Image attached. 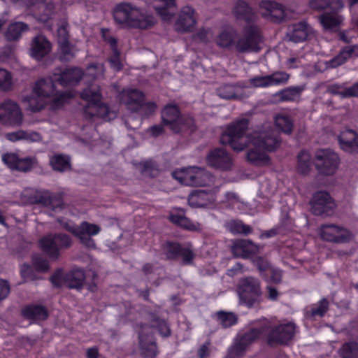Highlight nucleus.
I'll return each mask as SVG.
<instances>
[{
  "label": "nucleus",
  "instance_id": "nucleus-27",
  "mask_svg": "<svg viewBox=\"0 0 358 358\" xmlns=\"http://www.w3.org/2000/svg\"><path fill=\"white\" fill-rule=\"evenodd\" d=\"M358 57V45H351L342 48L339 53L327 62L329 68H336L345 64L348 59Z\"/></svg>",
  "mask_w": 358,
  "mask_h": 358
},
{
  "label": "nucleus",
  "instance_id": "nucleus-21",
  "mask_svg": "<svg viewBox=\"0 0 358 358\" xmlns=\"http://www.w3.org/2000/svg\"><path fill=\"white\" fill-rule=\"evenodd\" d=\"M262 15L266 19L280 22L285 18V10L284 7L275 1H262L259 3Z\"/></svg>",
  "mask_w": 358,
  "mask_h": 358
},
{
  "label": "nucleus",
  "instance_id": "nucleus-34",
  "mask_svg": "<svg viewBox=\"0 0 358 358\" xmlns=\"http://www.w3.org/2000/svg\"><path fill=\"white\" fill-rule=\"evenodd\" d=\"M55 82L54 77L38 80L34 87V94L43 98L56 95Z\"/></svg>",
  "mask_w": 358,
  "mask_h": 358
},
{
  "label": "nucleus",
  "instance_id": "nucleus-56",
  "mask_svg": "<svg viewBox=\"0 0 358 358\" xmlns=\"http://www.w3.org/2000/svg\"><path fill=\"white\" fill-rule=\"evenodd\" d=\"M61 50L60 59L62 61H69L74 57L73 47L70 45L69 42L64 43V44H59Z\"/></svg>",
  "mask_w": 358,
  "mask_h": 358
},
{
  "label": "nucleus",
  "instance_id": "nucleus-31",
  "mask_svg": "<svg viewBox=\"0 0 358 358\" xmlns=\"http://www.w3.org/2000/svg\"><path fill=\"white\" fill-rule=\"evenodd\" d=\"M169 220L172 223L189 231H196L201 229L199 223H194L185 216V211L182 209L171 212L169 216Z\"/></svg>",
  "mask_w": 358,
  "mask_h": 358
},
{
  "label": "nucleus",
  "instance_id": "nucleus-25",
  "mask_svg": "<svg viewBox=\"0 0 358 358\" xmlns=\"http://www.w3.org/2000/svg\"><path fill=\"white\" fill-rule=\"evenodd\" d=\"M233 13L237 20H244L248 24H255L258 16L252 7L245 1H236Z\"/></svg>",
  "mask_w": 358,
  "mask_h": 358
},
{
  "label": "nucleus",
  "instance_id": "nucleus-12",
  "mask_svg": "<svg viewBox=\"0 0 358 358\" xmlns=\"http://www.w3.org/2000/svg\"><path fill=\"white\" fill-rule=\"evenodd\" d=\"M311 212L315 215H329L336 207L330 194L324 191L316 192L310 202Z\"/></svg>",
  "mask_w": 358,
  "mask_h": 358
},
{
  "label": "nucleus",
  "instance_id": "nucleus-13",
  "mask_svg": "<svg viewBox=\"0 0 358 358\" xmlns=\"http://www.w3.org/2000/svg\"><path fill=\"white\" fill-rule=\"evenodd\" d=\"M80 96L88 102L84 108L85 117L92 119L98 117V102L101 100L99 86L91 85L81 92Z\"/></svg>",
  "mask_w": 358,
  "mask_h": 358
},
{
  "label": "nucleus",
  "instance_id": "nucleus-35",
  "mask_svg": "<svg viewBox=\"0 0 358 358\" xmlns=\"http://www.w3.org/2000/svg\"><path fill=\"white\" fill-rule=\"evenodd\" d=\"M139 345L141 355L145 358H154L157 355V343L152 336L139 334Z\"/></svg>",
  "mask_w": 358,
  "mask_h": 358
},
{
  "label": "nucleus",
  "instance_id": "nucleus-50",
  "mask_svg": "<svg viewBox=\"0 0 358 358\" xmlns=\"http://www.w3.org/2000/svg\"><path fill=\"white\" fill-rule=\"evenodd\" d=\"M310 155L307 152L301 151L298 155L299 172L303 175L307 174L310 171Z\"/></svg>",
  "mask_w": 358,
  "mask_h": 358
},
{
  "label": "nucleus",
  "instance_id": "nucleus-47",
  "mask_svg": "<svg viewBox=\"0 0 358 358\" xmlns=\"http://www.w3.org/2000/svg\"><path fill=\"white\" fill-rule=\"evenodd\" d=\"M148 315L151 322L156 323V327L162 336L166 338L171 336V331L170 327L164 320L161 319L152 312H149Z\"/></svg>",
  "mask_w": 358,
  "mask_h": 358
},
{
  "label": "nucleus",
  "instance_id": "nucleus-24",
  "mask_svg": "<svg viewBox=\"0 0 358 358\" xmlns=\"http://www.w3.org/2000/svg\"><path fill=\"white\" fill-rule=\"evenodd\" d=\"M215 201V195L212 190H195L188 196V203L193 208H203Z\"/></svg>",
  "mask_w": 358,
  "mask_h": 358
},
{
  "label": "nucleus",
  "instance_id": "nucleus-4",
  "mask_svg": "<svg viewBox=\"0 0 358 358\" xmlns=\"http://www.w3.org/2000/svg\"><path fill=\"white\" fill-rule=\"evenodd\" d=\"M237 293L241 304L250 308L258 306L262 300L260 280L252 276L240 279Z\"/></svg>",
  "mask_w": 358,
  "mask_h": 358
},
{
  "label": "nucleus",
  "instance_id": "nucleus-26",
  "mask_svg": "<svg viewBox=\"0 0 358 358\" xmlns=\"http://www.w3.org/2000/svg\"><path fill=\"white\" fill-rule=\"evenodd\" d=\"M259 251L257 245L248 240L238 239L234 242L231 252L234 257L248 259Z\"/></svg>",
  "mask_w": 358,
  "mask_h": 358
},
{
  "label": "nucleus",
  "instance_id": "nucleus-19",
  "mask_svg": "<svg viewBox=\"0 0 358 358\" xmlns=\"http://www.w3.org/2000/svg\"><path fill=\"white\" fill-rule=\"evenodd\" d=\"M196 24L195 10L190 6L183 7L175 23V29L180 33L190 32Z\"/></svg>",
  "mask_w": 358,
  "mask_h": 358
},
{
  "label": "nucleus",
  "instance_id": "nucleus-20",
  "mask_svg": "<svg viewBox=\"0 0 358 358\" xmlns=\"http://www.w3.org/2000/svg\"><path fill=\"white\" fill-rule=\"evenodd\" d=\"M2 161L11 169L28 172L31 170L36 160L32 157L20 158L16 154L6 153L2 155Z\"/></svg>",
  "mask_w": 358,
  "mask_h": 358
},
{
  "label": "nucleus",
  "instance_id": "nucleus-40",
  "mask_svg": "<svg viewBox=\"0 0 358 358\" xmlns=\"http://www.w3.org/2000/svg\"><path fill=\"white\" fill-rule=\"evenodd\" d=\"M310 7L315 10H340L343 7V3L341 0H310Z\"/></svg>",
  "mask_w": 358,
  "mask_h": 358
},
{
  "label": "nucleus",
  "instance_id": "nucleus-8",
  "mask_svg": "<svg viewBox=\"0 0 358 358\" xmlns=\"http://www.w3.org/2000/svg\"><path fill=\"white\" fill-rule=\"evenodd\" d=\"M262 41L261 29L256 24H247L244 27L243 34H238L236 51L238 53L258 52Z\"/></svg>",
  "mask_w": 358,
  "mask_h": 358
},
{
  "label": "nucleus",
  "instance_id": "nucleus-42",
  "mask_svg": "<svg viewBox=\"0 0 358 358\" xmlns=\"http://www.w3.org/2000/svg\"><path fill=\"white\" fill-rule=\"evenodd\" d=\"M224 226L230 232L234 234H241L243 235H248L252 231L250 226L245 224L241 220H229L225 223Z\"/></svg>",
  "mask_w": 358,
  "mask_h": 358
},
{
  "label": "nucleus",
  "instance_id": "nucleus-17",
  "mask_svg": "<svg viewBox=\"0 0 358 358\" xmlns=\"http://www.w3.org/2000/svg\"><path fill=\"white\" fill-rule=\"evenodd\" d=\"M213 180V176L209 171L203 168L189 167L183 176L184 183L190 186H206Z\"/></svg>",
  "mask_w": 358,
  "mask_h": 358
},
{
  "label": "nucleus",
  "instance_id": "nucleus-63",
  "mask_svg": "<svg viewBox=\"0 0 358 358\" xmlns=\"http://www.w3.org/2000/svg\"><path fill=\"white\" fill-rule=\"evenodd\" d=\"M156 108L157 106L154 102H145V100L144 99V103L139 112H141L142 115L148 116L155 111Z\"/></svg>",
  "mask_w": 358,
  "mask_h": 358
},
{
  "label": "nucleus",
  "instance_id": "nucleus-38",
  "mask_svg": "<svg viewBox=\"0 0 358 358\" xmlns=\"http://www.w3.org/2000/svg\"><path fill=\"white\" fill-rule=\"evenodd\" d=\"M29 26L26 23L22 22H16L11 23L6 30L4 36L8 41H18L23 32L28 31Z\"/></svg>",
  "mask_w": 358,
  "mask_h": 358
},
{
  "label": "nucleus",
  "instance_id": "nucleus-14",
  "mask_svg": "<svg viewBox=\"0 0 358 358\" xmlns=\"http://www.w3.org/2000/svg\"><path fill=\"white\" fill-rule=\"evenodd\" d=\"M320 234L323 240L337 243L348 242L352 236L348 230L334 224H322L320 229Z\"/></svg>",
  "mask_w": 358,
  "mask_h": 358
},
{
  "label": "nucleus",
  "instance_id": "nucleus-16",
  "mask_svg": "<svg viewBox=\"0 0 358 358\" xmlns=\"http://www.w3.org/2000/svg\"><path fill=\"white\" fill-rule=\"evenodd\" d=\"M207 164L220 171H229L233 166V160L229 154L222 148L210 150L206 156Z\"/></svg>",
  "mask_w": 358,
  "mask_h": 358
},
{
  "label": "nucleus",
  "instance_id": "nucleus-39",
  "mask_svg": "<svg viewBox=\"0 0 358 358\" xmlns=\"http://www.w3.org/2000/svg\"><path fill=\"white\" fill-rule=\"evenodd\" d=\"M50 164L52 169L58 172H64L71 170V159L62 154L55 155L50 159Z\"/></svg>",
  "mask_w": 358,
  "mask_h": 358
},
{
  "label": "nucleus",
  "instance_id": "nucleus-54",
  "mask_svg": "<svg viewBox=\"0 0 358 358\" xmlns=\"http://www.w3.org/2000/svg\"><path fill=\"white\" fill-rule=\"evenodd\" d=\"M12 86V78L10 73L5 69H0V89L8 90Z\"/></svg>",
  "mask_w": 358,
  "mask_h": 358
},
{
  "label": "nucleus",
  "instance_id": "nucleus-55",
  "mask_svg": "<svg viewBox=\"0 0 358 358\" xmlns=\"http://www.w3.org/2000/svg\"><path fill=\"white\" fill-rule=\"evenodd\" d=\"M104 74V66L102 64H91L87 69V75L93 79H98Z\"/></svg>",
  "mask_w": 358,
  "mask_h": 358
},
{
  "label": "nucleus",
  "instance_id": "nucleus-22",
  "mask_svg": "<svg viewBox=\"0 0 358 358\" xmlns=\"http://www.w3.org/2000/svg\"><path fill=\"white\" fill-rule=\"evenodd\" d=\"M53 76L56 83L67 86L78 83L83 77V71L79 68L56 69Z\"/></svg>",
  "mask_w": 358,
  "mask_h": 358
},
{
  "label": "nucleus",
  "instance_id": "nucleus-32",
  "mask_svg": "<svg viewBox=\"0 0 358 358\" xmlns=\"http://www.w3.org/2000/svg\"><path fill=\"white\" fill-rule=\"evenodd\" d=\"M338 140L341 148L347 152H353L358 150V136L352 129L341 131Z\"/></svg>",
  "mask_w": 358,
  "mask_h": 358
},
{
  "label": "nucleus",
  "instance_id": "nucleus-11",
  "mask_svg": "<svg viewBox=\"0 0 358 358\" xmlns=\"http://www.w3.org/2000/svg\"><path fill=\"white\" fill-rule=\"evenodd\" d=\"M163 250L169 260H176L182 257V263L184 265L192 264L195 257L194 252L190 248L182 247L176 242H166L163 246Z\"/></svg>",
  "mask_w": 358,
  "mask_h": 358
},
{
  "label": "nucleus",
  "instance_id": "nucleus-60",
  "mask_svg": "<svg viewBox=\"0 0 358 358\" xmlns=\"http://www.w3.org/2000/svg\"><path fill=\"white\" fill-rule=\"evenodd\" d=\"M250 83L256 87H266L271 85L268 76H256L250 79Z\"/></svg>",
  "mask_w": 358,
  "mask_h": 358
},
{
  "label": "nucleus",
  "instance_id": "nucleus-3",
  "mask_svg": "<svg viewBox=\"0 0 358 358\" xmlns=\"http://www.w3.org/2000/svg\"><path fill=\"white\" fill-rule=\"evenodd\" d=\"M162 122L173 133H192L196 126L194 120L189 115H182L178 105L166 104L161 111Z\"/></svg>",
  "mask_w": 358,
  "mask_h": 358
},
{
  "label": "nucleus",
  "instance_id": "nucleus-30",
  "mask_svg": "<svg viewBox=\"0 0 358 358\" xmlns=\"http://www.w3.org/2000/svg\"><path fill=\"white\" fill-rule=\"evenodd\" d=\"M238 37V31L234 28L222 30L216 37L215 43L220 48L236 50V43Z\"/></svg>",
  "mask_w": 358,
  "mask_h": 358
},
{
  "label": "nucleus",
  "instance_id": "nucleus-15",
  "mask_svg": "<svg viewBox=\"0 0 358 358\" xmlns=\"http://www.w3.org/2000/svg\"><path fill=\"white\" fill-rule=\"evenodd\" d=\"M0 121L6 124L19 126L22 122V113L18 105L7 100L0 105Z\"/></svg>",
  "mask_w": 358,
  "mask_h": 358
},
{
  "label": "nucleus",
  "instance_id": "nucleus-28",
  "mask_svg": "<svg viewBox=\"0 0 358 358\" xmlns=\"http://www.w3.org/2000/svg\"><path fill=\"white\" fill-rule=\"evenodd\" d=\"M339 10H329L320 17V22L326 30L336 31L341 27L343 17L338 13Z\"/></svg>",
  "mask_w": 358,
  "mask_h": 358
},
{
  "label": "nucleus",
  "instance_id": "nucleus-45",
  "mask_svg": "<svg viewBox=\"0 0 358 358\" xmlns=\"http://www.w3.org/2000/svg\"><path fill=\"white\" fill-rule=\"evenodd\" d=\"M276 127L286 134H289L292 131L293 121L292 118L285 114L277 115L275 117Z\"/></svg>",
  "mask_w": 358,
  "mask_h": 358
},
{
  "label": "nucleus",
  "instance_id": "nucleus-61",
  "mask_svg": "<svg viewBox=\"0 0 358 358\" xmlns=\"http://www.w3.org/2000/svg\"><path fill=\"white\" fill-rule=\"evenodd\" d=\"M50 280L56 287H60L64 285L63 270L62 268H57L50 276Z\"/></svg>",
  "mask_w": 358,
  "mask_h": 358
},
{
  "label": "nucleus",
  "instance_id": "nucleus-64",
  "mask_svg": "<svg viewBox=\"0 0 358 358\" xmlns=\"http://www.w3.org/2000/svg\"><path fill=\"white\" fill-rule=\"evenodd\" d=\"M348 97H358V83L351 87L344 88L343 98Z\"/></svg>",
  "mask_w": 358,
  "mask_h": 358
},
{
  "label": "nucleus",
  "instance_id": "nucleus-53",
  "mask_svg": "<svg viewBox=\"0 0 358 358\" xmlns=\"http://www.w3.org/2000/svg\"><path fill=\"white\" fill-rule=\"evenodd\" d=\"M141 172L151 178L157 176L159 173L156 164L151 161L145 162L141 164Z\"/></svg>",
  "mask_w": 358,
  "mask_h": 358
},
{
  "label": "nucleus",
  "instance_id": "nucleus-18",
  "mask_svg": "<svg viewBox=\"0 0 358 358\" xmlns=\"http://www.w3.org/2000/svg\"><path fill=\"white\" fill-rule=\"evenodd\" d=\"M144 99V94L137 89L123 90L119 94L120 101L131 112L140 111Z\"/></svg>",
  "mask_w": 358,
  "mask_h": 358
},
{
  "label": "nucleus",
  "instance_id": "nucleus-33",
  "mask_svg": "<svg viewBox=\"0 0 358 358\" xmlns=\"http://www.w3.org/2000/svg\"><path fill=\"white\" fill-rule=\"evenodd\" d=\"M329 301L322 298L317 303L307 306L304 310L305 317L308 320H315L317 317H323L329 308Z\"/></svg>",
  "mask_w": 358,
  "mask_h": 358
},
{
  "label": "nucleus",
  "instance_id": "nucleus-36",
  "mask_svg": "<svg viewBox=\"0 0 358 358\" xmlns=\"http://www.w3.org/2000/svg\"><path fill=\"white\" fill-rule=\"evenodd\" d=\"M22 315L30 320H45L48 317V309L38 304L28 305L22 310Z\"/></svg>",
  "mask_w": 358,
  "mask_h": 358
},
{
  "label": "nucleus",
  "instance_id": "nucleus-52",
  "mask_svg": "<svg viewBox=\"0 0 358 358\" xmlns=\"http://www.w3.org/2000/svg\"><path fill=\"white\" fill-rule=\"evenodd\" d=\"M36 203H41L46 207H49L54 211L57 208H62V204L60 203L57 205H54L53 198L48 194L38 196Z\"/></svg>",
  "mask_w": 358,
  "mask_h": 358
},
{
  "label": "nucleus",
  "instance_id": "nucleus-59",
  "mask_svg": "<svg viewBox=\"0 0 358 358\" xmlns=\"http://www.w3.org/2000/svg\"><path fill=\"white\" fill-rule=\"evenodd\" d=\"M68 24L66 22L62 23L58 28V43L64 44L69 42V31Z\"/></svg>",
  "mask_w": 358,
  "mask_h": 358
},
{
  "label": "nucleus",
  "instance_id": "nucleus-49",
  "mask_svg": "<svg viewBox=\"0 0 358 358\" xmlns=\"http://www.w3.org/2000/svg\"><path fill=\"white\" fill-rule=\"evenodd\" d=\"M23 101L27 104L29 109L32 112L40 111L45 104L43 97L35 94L24 97Z\"/></svg>",
  "mask_w": 358,
  "mask_h": 358
},
{
  "label": "nucleus",
  "instance_id": "nucleus-23",
  "mask_svg": "<svg viewBox=\"0 0 358 358\" xmlns=\"http://www.w3.org/2000/svg\"><path fill=\"white\" fill-rule=\"evenodd\" d=\"M51 43L43 35H37L31 40L30 55L36 60H41L50 53Z\"/></svg>",
  "mask_w": 358,
  "mask_h": 358
},
{
  "label": "nucleus",
  "instance_id": "nucleus-9",
  "mask_svg": "<svg viewBox=\"0 0 358 358\" xmlns=\"http://www.w3.org/2000/svg\"><path fill=\"white\" fill-rule=\"evenodd\" d=\"M314 164L320 173L331 176L338 167L339 157L331 149H320L315 152Z\"/></svg>",
  "mask_w": 358,
  "mask_h": 358
},
{
  "label": "nucleus",
  "instance_id": "nucleus-37",
  "mask_svg": "<svg viewBox=\"0 0 358 358\" xmlns=\"http://www.w3.org/2000/svg\"><path fill=\"white\" fill-rule=\"evenodd\" d=\"M305 89V85L288 87L276 92L275 96L280 101H294L300 97Z\"/></svg>",
  "mask_w": 358,
  "mask_h": 358
},
{
  "label": "nucleus",
  "instance_id": "nucleus-10",
  "mask_svg": "<svg viewBox=\"0 0 358 358\" xmlns=\"http://www.w3.org/2000/svg\"><path fill=\"white\" fill-rule=\"evenodd\" d=\"M260 336H264L262 326L259 328H252L243 334H238L235 338L233 345L229 350V355L233 357L243 356L248 347Z\"/></svg>",
  "mask_w": 358,
  "mask_h": 358
},
{
  "label": "nucleus",
  "instance_id": "nucleus-43",
  "mask_svg": "<svg viewBox=\"0 0 358 358\" xmlns=\"http://www.w3.org/2000/svg\"><path fill=\"white\" fill-rule=\"evenodd\" d=\"M215 317L219 324L226 329L236 324L238 322V317L232 312L220 310L215 313Z\"/></svg>",
  "mask_w": 358,
  "mask_h": 358
},
{
  "label": "nucleus",
  "instance_id": "nucleus-5",
  "mask_svg": "<svg viewBox=\"0 0 358 358\" xmlns=\"http://www.w3.org/2000/svg\"><path fill=\"white\" fill-rule=\"evenodd\" d=\"M295 329L292 322L273 326L270 321L264 320L262 324V331L270 345L287 344L292 339Z\"/></svg>",
  "mask_w": 358,
  "mask_h": 358
},
{
  "label": "nucleus",
  "instance_id": "nucleus-29",
  "mask_svg": "<svg viewBox=\"0 0 358 358\" xmlns=\"http://www.w3.org/2000/svg\"><path fill=\"white\" fill-rule=\"evenodd\" d=\"M85 280V273L82 268H73L64 275V285L69 289L80 290Z\"/></svg>",
  "mask_w": 358,
  "mask_h": 358
},
{
  "label": "nucleus",
  "instance_id": "nucleus-7",
  "mask_svg": "<svg viewBox=\"0 0 358 358\" xmlns=\"http://www.w3.org/2000/svg\"><path fill=\"white\" fill-rule=\"evenodd\" d=\"M42 251L52 260H57L60 257V251L67 250L73 244L70 236L64 233L49 234L42 237L38 241Z\"/></svg>",
  "mask_w": 358,
  "mask_h": 358
},
{
  "label": "nucleus",
  "instance_id": "nucleus-58",
  "mask_svg": "<svg viewBox=\"0 0 358 358\" xmlns=\"http://www.w3.org/2000/svg\"><path fill=\"white\" fill-rule=\"evenodd\" d=\"M98 117L105 120H110L114 117V113L110 112L107 105L103 103L101 100L98 102Z\"/></svg>",
  "mask_w": 358,
  "mask_h": 358
},
{
  "label": "nucleus",
  "instance_id": "nucleus-41",
  "mask_svg": "<svg viewBox=\"0 0 358 358\" xmlns=\"http://www.w3.org/2000/svg\"><path fill=\"white\" fill-rule=\"evenodd\" d=\"M308 35V27L306 23L299 22L294 25L292 31L289 34L290 41L299 43L306 40Z\"/></svg>",
  "mask_w": 358,
  "mask_h": 358
},
{
  "label": "nucleus",
  "instance_id": "nucleus-44",
  "mask_svg": "<svg viewBox=\"0 0 358 358\" xmlns=\"http://www.w3.org/2000/svg\"><path fill=\"white\" fill-rule=\"evenodd\" d=\"M159 5L155 6V10L163 19L169 20L173 15L172 9L175 7V0H159Z\"/></svg>",
  "mask_w": 358,
  "mask_h": 358
},
{
  "label": "nucleus",
  "instance_id": "nucleus-62",
  "mask_svg": "<svg viewBox=\"0 0 358 358\" xmlns=\"http://www.w3.org/2000/svg\"><path fill=\"white\" fill-rule=\"evenodd\" d=\"M53 99L51 103V107L53 109H57L62 106L67 99V96L64 93H62L57 94L56 92V95L52 96Z\"/></svg>",
  "mask_w": 358,
  "mask_h": 358
},
{
  "label": "nucleus",
  "instance_id": "nucleus-2",
  "mask_svg": "<svg viewBox=\"0 0 358 358\" xmlns=\"http://www.w3.org/2000/svg\"><path fill=\"white\" fill-rule=\"evenodd\" d=\"M113 15L117 24L126 28L147 29L155 23L153 15L145 9L128 2L117 3L113 8Z\"/></svg>",
  "mask_w": 358,
  "mask_h": 358
},
{
  "label": "nucleus",
  "instance_id": "nucleus-51",
  "mask_svg": "<svg viewBox=\"0 0 358 358\" xmlns=\"http://www.w3.org/2000/svg\"><path fill=\"white\" fill-rule=\"evenodd\" d=\"M271 85H281L286 84L289 79V74L285 71H277L268 75Z\"/></svg>",
  "mask_w": 358,
  "mask_h": 358
},
{
  "label": "nucleus",
  "instance_id": "nucleus-46",
  "mask_svg": "<svg viewBox=\"0 0 358 358\" xmlns=\"http://www.w3.org/2000/svg\"><path fill=\"white\" fill-rule=\"evenodd\" d=\"M338 354L341 358H358V343L355 341L343 343Z\"/></svg>",
  "mask_w": 358,
  "mask_h": 358
},
{
  "label": "nucleus",
  "instance_id": "nucleus-1",
  "mask_svg": "<svg viewBox=\"0 0 358 358\" xmlns=\"http://www.w3.org/2000/svg\"><path fill=\"white\" fill-rule=\"evenodd\" d=\"M249 122L243 118L230 124L220 136V143L228 145L234 151H242L251 143L247 152V160L255 166H264L269 163V157L263 150L273 151L279 147L280 140L278 133L270 124L263 125L260 130L255 131L248 135Z\"/></svg>",
  "mask_w": 358,
  "mask_h": 358
},
{
  "label": "nucleus",
  "instance_id": "nucleus-48",
  "mask_svg": "<svg viewBox=\"0 0 358 358\" xmlns=\"http://www.w3.org/2000/svg\"><path fill=\"white\" fill-rule=\"evenodd\" d=\"M240 90L234 85H224L217 90V93L222 99H237L239 97L238 91Z\"/></svg>",
  "mask_w": 358,
  "mask_h": 358
},
{
  "label": "nucleus",
  "instance_id": "nucleus-57",
  "mask_svg": "<svg viewBox=\"0 0 358 358\" xmlns=\"http://www.w3.org/2000/svg\"><path fill=\"white\" fill-rule=\"evenodd\" d=\"M33 264L35 268L40 272H46L50 268L49 261L39 256L34 257Z\"/></svg>",
  "mask_w": 358,
  "mask_h": 358
},
{
  "label": "nucleus",
  "instance_id": "nucleus-6",
  "mask_svg": "<svg viewBox=\"0 0 358 358\" xmlns=\"http://www.w3.org/2000/svg\"><path fill=\"white\" fill-rule=\"evenodd\" d=\"M57 222L63 229L78 238L85 247L95 248L96 244L92 236L100 232L101 228L98 225L84 221L79 226H76L72 221L63 218H57Z\"/></svg>",
  "mask_w": 358,
  "mask_h": 358
}]
</instances>
